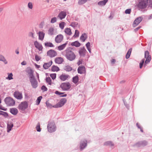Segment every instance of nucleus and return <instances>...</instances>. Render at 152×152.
<instances>
[{
	"instance_id": "obj_36",
	"label": "nucleus",
	"mask_w": 152,
	"mask_h": 152,
	"mask_svg": "<svg viewBox=\"0 0 152 152\" xmlns=\"http://www.w3.org/2000/svg\"><path fill=\"white\" fill-rule=\"evenodd\" d=\"M145 58L146 59V61L145 63V65L150 62L151 60V56H150L147 57H145Z\"/></svg>"
},
{
	"instance_id": "obj_60",
	"label": "nucleus",
	"mask_w": 152,
	"mask_h": 152,
	"mask_svg": "<svg viewBox=\"0 0 152 152\" xmlns=\"http://www.w3.org/2000/svg\"><path fill=\"white\" fill-rule=\"evenodd\" d=\"M47 105L48 107H49L50 108H51L52 107L51 105L47 103Z\"/></svg>"
},
{
	"instance_id": "obj_3",
	"label": "nucleus",
	"mask_w": 152,
	"mask_h": 152,
	"mask_svg": "<svg viewBox=\"0 0 152 152\" xmlns=\"http://www.w3.org/2000/svg\"><path fill=\"white\" fill-rule=\"evenodd\" d=\"M148 1V0H141L137 5L138 7L141 9L145 8L147 6Z\"/></svg>"
},
{
	"instance_id": "obj_4",
	"label": "nucleus",
	"mask_w": 152,
	"mask_h": 152,
	"mask_svg": "<svg viewBox=\"0 0 152 152\" xmlns=\"http://www.w3.org/2000/svg\"><path fill=\"white\" fill-rule=\"evenodd\" d=\"M71 85L69 82L64 83L60 85V88L64 91H68L71 88Z\"/></svg>"
},
{
	"instance_id": "obj_51",
	"label": "nucleus",
	"mask_w": 152,
	"mask_h": 152,
	"mask_svg": "<svg viewBox=\"0 0 152 152\" xmlns=\"http://www.w3.org/2000/svg\"><path fill=\"white\" fill-rule=\"evenodd\" d=\"M66 69L68 71H70L72 70V68L69 66H67L66 67Z\"/></svg>"
},
{
	"instance_id": "obj_49",
	"label": "nucleus",
	"mask_w": 152,
	"mask_h": 152,
	"mask_svg": "<svg viewBox=\"0 0 152 152\" xmlns=\"http://www.w3.org/2000/svg\"><path fill=\"white\" fill-rule=\"evenodd\" d=\"M35 59L37 61H38L41 59V58L37 55H35Z\"/></svg>"
},
{
	"instance_id": "obj_32",
	"label": "nucleus",
	"mask_w": 152,
	"mask_h": 152,
	"mask_svg": "<svg viewBox=\"0 0 152 152\" xmlns=\"http://www.w3.org/2000/svg\"><path fill=\"white\" fill-rule=\"evenodd\" d=\"M45 46L46 47H54V45L53 44L49 42H47L45 43Z\"/></svg>"
},
{
	"instance_id": "obj_22",
	"label": "nucleus",
	"mask_w": 152,
	"mask_h": 152,
	"mask_svg": "<svg viewBox=\"0 0 152 152\" xmlns=\"http://www.w3.org/2000/svg\"><path fill=\"white\" fill-rule=\"evenodd\" d=\"M10 112L14 115H16L18 113L17 109L15 108H12L10 109Z\"/></svg>"
},
{
	"instance_id": "obj_34",
	"label": "nucleus",
	"mask_w": 152,
	"mask_h": 152,
	"mask_svg": "<svg viewBox=\"0 0 152 152\" xmlns=\"http://www.w3.org/2000/svg\"><path fill=\"white\" fill-rule=\"evenodd\" d=\"M0 115H3L6 118H7L8 116V114L7 112L2 111H0Z\"/></svg>"
},
{
	"instance_id": "obj_10",
	"label": "nucleus",
	"mask_w": 152,
	"mask_h": 152,
	"mask_svg": "<svg viewBox=\"0 0 152 152\" xmlns=\"http://www.w3.org/2000/svg\"><path fill=\"white\" fill-rule=\"evenodd\" d=\"M30 82L33 88H36L37 86V83L34 77L30 79Z\"/></svg>"
},
{
	"instance_id": "obj_45",
	"label": "nucleus",
	"mask_w": 152,
	"mask_h": 152,
	"mask_svg": "<svg viewBox=\"0 0 152 152\" xmlns=\"http://www.w3.org/2000/svg\"><path fill=\"white\" fill-rule=\"evenodd\" d=\"M104 145H109L112 146L113 145V144L110 141H107L106 142L104 143Z\"/></svg>"
},
{
	"instance_id": "obj_52",
	"label": "nucleus",
	"mask_w": 152,
	"mask_h": 152,
	"mask_svg": "<svg viewBox=\"0 0 152 152\" xmlns=\"http://www.w3.org/2000/svg\"><path fill=\"white\" fill-rule=\"evenodd\" d=\"M149 54V52L148 51H145V57H147L148 56H151Z\"/></svg>"
},
{
	"instance_id": "obj_9",
	"label": "nucleus",
	"mask_w": 152,
	"mask_h": 152,
	"mask_svg": "<svg viewBox=\"0 0 152 152\" xmlns=\"http://www.w3.org/2000/svg\"><path fill=\"white\" fill-rule=\"evenodd\" d=\"M142 18L141 17L137 18L134 21L133 24V26L135 27L138 25L139 23L142 21Z\"/></svg>"
},
{
	"instance_id": "obj_40",
	"label": "nucleus",
	"mask_w": 152,
	"mask_h": 152,
	"mask_svg": "<svg viewBox=\"0 0 152 152\" xmlns=\"http://www.w3.org/2000/svg\"><path fill=\"white\" fill-rule=\"evenodd\" d=\"M42 98V96H39L38 97L36 101V104L37 105H39L40 102Z\"/></svg>"
},
{
	"instance_id": "obj_19",
	"label": "nucleus",
	"mask_w": 152,
	"mask_h": 152,
	"mask_svg": "<svg viewBox=\"0 0 152 152\" xmlns=\"http://www.w3.org/2000/svg\"><path fill=\"white\" fill-rule=\"evenodd\" d=\"M52 61H50L47 63H45L43 65V68L45 69H48L52 64Z\"/></svg>"
},
{
	"instance_id": "obj_5",
	"label": "nucleus",
	"mask_w": 152,
	"mask_h": 152,
	"mask_svg": "<svg viewBox=\"0 0 152 152\" xmlns=\"http://www.w3.org/2000/svg\"><path fill=\"white\" fill-rule=\"evenodd\" d=\"M6 104L9 106H13L15 104V101L10 97H7L4 100Z\"/></svg>"
},
{
	"instance_id": "obj_38",
	"label": "nucleus",
	"mask_w": 152,
	"mask_h": 152,
	"mask_svg": "<svg viewBox=\"0 0 152 152\" xmlns=\"http://www.w3.org/2000/svg\"><path fill=\"white\" fill-rule=\"evenodd\" d=\"M79 31L78 30H76L75 31V34L74 35L73 37H74V38L78 37L79 36Z\"/></svg>"
},
{
	"instance_id": "obj_23",
	"label": "nucleus",
	"mask_w": 152,
	"mask_h": 152,
	"mask_svg": "<svg viewBox=\"0 0 152 152\" xmlns=\"http://www.w3.org/2000/svg\"><path fill=\"white\" fill-rule=\"evenodd\" d=\"M38 34L39 39L41 40H43L45 36V34L42 31H39Z\"/></svg>"
},
{
	"instance_id": "obj_21",
	"label": "nucleus",
	"mask_w": 152,
	"mask_h": 152,
	"mask_svg": "<svg viewBox=\"0 0 152 152\" xmlns=\"http://www.w3.org/2000/svg\"><path fill=\"white\" fill-rule=\"evenodd\" d=\"M79 81V77L77 75L74 77L72 78V82L76 85H77L78 84Z\"/></svg>"
},
{
	"instance_id": "obj_16",
	"label": "nucleus",
	"mask_w": 152,
	"mask_h": 152,
	"mask_svg": "<svg viewBox=\"0 0 152 152\" xmlns=\"http://www.w3.org/2000/svg\"><path fill=\"white\" fill-rule=\"evenodd\" d=\"M87 141L86 140H85L81 142L80 144V148L81 150L84 148L87 145Z\"/></svg>"
},
{
	"instance_id": "obj_18",
	"label": "nucleus",
	"mask_w": 152,
	"mask_h": 152,
	"mask_svg": "<svg viewBox=\"0 0 152 152\" xmlns=\"http://www.w3.org/2000/svg\"><path fill=\"white\" fill-rule=\"evenodd\" d=\"M55 62L58 64H61L64 61L63 58L61 57H58L56 58L55 60Z\"/></svg>"
},
{
	"instance_id": "obj_30",
	"label": "nucleus",
	"mask_w": 152,
	"mask_h": 152,
	"mask_svg": "<svg viewBox=\"0 0 152 152\" xmlns=\"http://www.w3.org/2000/svg\"><path fill=\"white\" fill-rule=\"evenodd\" d=\"M71 45L72 46H75L76 47H79L80 45V43L77 41L72 42Z\"/></svg>"
},
{
	"instance_id": "obj_24",
	"label": "nucleus",
	"mask_w": 152,
	"mask_h": 152,
	"mask_svg": "<svg viewBox=\"0 0 152 152\" xmlns=\"http://www.w3.org/2000/svg\"><path fill=\"white\" fill-rule=\"evenodd\" d=\"M13 124L12 123H9L7 124V132H9L11 130V129L13 127Z\"/></svg>"
},
{
	"instance_id": "obj_41",
	"label": "nucleus",
	"mask_w": 152,
	"mask_h": 152,
	"mask_svg": "<svg viewBox=\"0 0 152 152\" xmlns=\"http://www.w3.org/2000/svg\"><path fill=\"white\" fill-rule=\"evenodd\" d=\"M40 124L39 122L38 123L36 126V129L37 131L40 132L41 131V129L40 128Z\"/></svg>"
},
{
	"instance_id": "obj_15",
	"label": "nucleus",
	"mask_w": 152,
	"mask_h": 152,
	"mask_svg": "<svg viewBox=\"0 0 152 152\" xmlns=\"http://www.w3.org/2000/svg\"><path fill=\"white\" fill-rule=\"evenodd\" d=\"M34 45L35 47L37 48L39 50L41 51L42 50L43 47L42 45L39 43L37 41H35L34 43Z\"/></svg>"
},
{
	"instance_id": "obj_63",
	"label": "nucleus",
	"mask_w": 152,
	"mask_h": 152,
	"mask_svg": "<svg viewBox=\"0 0 152 152\" xmlns=\"http://www.w3.org/2000/svg\"><path fill=\"white\" fill-rule=\"evenodd\" d=\"M21 64L22 65H26V61H23Z\"/></svg>"
},
{
	"instance_id": "obj_17",
	"label": "nucleus",
	"mask_w": 152,
	"mask_h": 152,
	"mask_svg": "<svg viewBox=\"0 0 152 152\" xmlns=\"http://www.w3.org/2000/svg\"><path fill=\"white\" fill-rule=\"evenodd\" d=\"M77 71L78 73L81 74L84 73L85 72V67L83 66H79L78 68Z\"/></svg>"
},
{
	"instance_id": "obj_6",
	"label": "nucleus",
	"mask_w": 152,
	"mask_h": 152,
	"mask_svg": "<svg viewBox=\"0 0 152 152\" xmlns=\"http://www.w3.org/2000/svg\"><path fill=\"white\" fill-rule=\"evenodd\" d=\"M28 107V103L26 101L23 102L20 104L18 106V109L22 111H24Z\"/></svg>"
},
{
	"instance_id": "obj_58",
	"label": "nucleus",
	"mask_w": 152,
	"mask_h": 152,
	"mask_svg": "<svg viewBox=\"0 0 152 152\" xmlns=\"http://www.w3.org/2000/svg\"><path fill=\"white\" fill-rule=\"evenodd\" d=\"M82 61H83L82 59H80L77 63L78 65H80V64H81L82 63Z\"/></svg>"
},
{
	"instance_id": "obj_53",
	"label": "nucleus",
	"mask_w": 152,
	"mask_h": 152,
	"mask_svg": "<svg viewBox=\"0 0 152 152\" xmlns=\"http://www.w3.org/2000/svg\"><path fill=\"white\" fill-rule=\"evenodd\" d=\"M56 21V17L52 18L51 20V22L52 23H54Z\"/></svg>"
},
{
	"instance_id": "obj_25",
	"label": "nucleus",
	"mask_w": 152,
	"mask_h": 152,
	"mask_svg": "<svg viewBox=\"0 0 152 152\" xmlns=\"http://www.w3.org/2000/svg\"><path fill=\"white\" fill-rule=\"evenodd\" d=\"M66 45L67 43H65L63 45L59 46L57 47L58 49L59 50H64L66 47Z\"/></svg>"
},
{
	"instance_id": "obj_59",
	"label": "nucleus",
	"mask_w": 152,
	"mask_h": 152,
	"mask_svg": "<svg viewBox=\"0 0 152 152\" xmlns=\"http://www.w3.org/2000/svg\"><path fill=\"white\" fill-rule=\"evenodd\" d=\"M0 109L2 110H6V109H5L1 105H0Z\"/></svg>"
},
{
	"instance_id": "obj_27",
	"label": "nucleus",
	"mask_w": 152,
	"mask_h": 152,
	"mask_svg": "<svg viewBox=\"0 0 152 152\" xmlns=\"http://www.w3.org/2000/svg\"><path fill=\"white\" fill-rule=\"evenodd\" d=\"M48 33L49 35H50L54 34V31L53 28L52 27L49 28L48 31Z\"/></svg>"
},
{
	"instance_id": "obj_48",
	"label": "nucleus",
	"mask_w": 152,
	"mask_h": 152,
	"mask_svg": "<svg viewBox=\"0 0 152 152\" xmlns=\"http://www.w3.org/2000/svg\"><path fill=\"white\" fill-rule=\"evenodd\" d=\"M13 75L12 73H10L8 74L7 79L9 80L13 79Z\"/></svg>"
},
{
	"instance_id": "obj_31",
	"label": "nucleus",
	"mask_w": 152,
	"mask_h": 152,
	"mask_svg": "<svg viewBox=\"0 0 152 152\" xmlns=\"http://www.w3.org/2000/svg\"><path fill=\"white\" fill-rule=\"evenodd\" d=\"M33 72L31 69H29L28 71V73L29 75V77L30 78L34 77L33 75Z\"/></svg>"
},
{
	"instance_id": "obj_12",
	"label": "nucleus",
	"mask_w": 152,
	"mask_h": 152,
	"mask_svg": "<svg viewBox=\"0 0 152 152\" xmlns=\"http://www.w3.org/2000/svg\"><path fill=\"white\" fill-rule=\"evenodd\" d=\"M14 96L16 99H21L23 98L22 94L18 91H15L14 93Z\"/></svg>"
},
{
	"instance_id": "obj_7",
	"label": "nucleus",
	"mask_w": 152,
	"mask_h": 152,
	"mask_svg": "<svg viewBox=\"0 0 152 152\" xmlns=\"http://www.w3.org/2000/svg\"><path fill=\"white\" fill-rule=\"evenodd\" d=\"M67 100L65 98L61 99L60 102L56 105L53 106V107L58 108L62 107L66 102Z\"/></svg>"
},
{
	"instance_id": "obj_61",
	"label": "nucleus",
	"mask_w": 152,
	"mask_h": 152,
	"mask_svg": "<svg viewBox=\"0 0 152 152\" xmlns=\"http://www.w3.org/2000/svg\"><path fill=\"white\" fill-rule=\"evenodd\" d=\"M136 125L138 128L140 129L141 128L140 125L138 123H137Z\"/></svg>"
},
{
	"instance_id": "obj_11",
	"label": "nucleus",
	"mask_w": 152,
	"mask_h": 152,
	"mask_svg": "<svg viewBox=\"0 0 152 152\" xmlns=\"http://www.w3.org/2000/svg\"><path fill=\"white\" fill-rule=\"evenodd\" d=\"M70 78V76L69 75L65 74H62L59 76V78L63 81L68 80Z\"/></svg>"
},
{
	"instance_id": "obj_55",
	"label": "nucleus",
	"mask_w": 152,
	"mask_h": 152,
	"mask_svg": "<svg viewBox=\"0 0 152 152\" xmlns=\"http://www.w3.org/2000/svg\"><path fill=\"white\" fill-rule=\"evenodd\" d=\"M131 12V9H127L125 10V13L126 14H129Z\"/></svg>"
},
{
	"instance_id": "obj_1",
	"label": "nucleus",
	"mask_w": 152,
	"mask_h": 152,
	"mask_svg": "<svg viewBox=\"0 0 152 152\" xmlns=\"http://www.w3.org/2000/svg\"><path fill=\"white\" fill-rule=\"evenodd\" d=\"M61 54L65 56L66 58L70 61L74 60L76 58V55L73 52L68 49L61 52Z\"/></svg>"
},
{
	"instance_id": "obj_2",
	"label": "nucleus",
	"mask_w": 152,
	"mask_h": 152,
	"mask_svg": "<svg viewBox=\"0 0 152 152\" xmlns=\"http://www.w3.org/2000/svg\"><path fill=\"white\" fill-rule=\"evenodd\" d=\"M47 128L48 131L50 133L54 132L56 130V127L53 122H49Z\"/></svg>"
},
{
	"instance_id": "obj_54",
	"label": "nucleus",
	"mask_w": 152,
	"mask_h": 152,
	"mask_svg": "<svg viewBox=\"0 0 152 152\" xmlns=\"http://www.w3.org/2000/svg\"><path fill=\"white\" fill-rule=\"evenodd\" d=\"M28 6L29 8L31 9H32L33 8V4H32L31 2L28 3Z\"/></svg>"
},
{
	"instance_id": "obj_8",
	"label": "nucleus",
	"mask_w": 152,
	"mask_h": 152,
	"mask_svg": "<svg viewBox=\"0 0 152 152\" xmlns=\"http://www.w3.org/2000/svg\"><path fill=\"white\" fill-rule=\"evenodd\" d=\"M47 55L50 57H53L57 55V52L53 50H50L47 52Z\"/></svg>"
},
{
	"instance_id": "obj_42",
	"label": "nucleus",
	"mask_w": 152,
	"mask_h": 152,
	"mask_svg": "<svg viewBox=\"0 0 152 152\" xmlns=\"http://www.w3.org/2000/svg\"><path fill=\"white\" fill-rule=\"evenodd\" d=\"M0 61H4L5 64H6L7 63V62L5 59L4 57L1 55L0 56Z\"/></svg>"
},
{
	"instance_id": "obj_26",
	"label": "nucleus",
	"mask_w": 152,
	"mask_h": 152,
	"mask_svg": "<svg viewBox=\"0 0 152 152\" xmlns=\"http://www.w3.org/2000/svg\"><path fill=\"white\" fill-rule=\"evenodd\" d=\"M87 38V35L85 33L83 34L80 37V39L83 42H84Z\"/></svg>"
},
{
	"instance_id": "obj_57",
	"label": "nucleus",
	"mask_w": 152,
	"mask_h": 152,
	"mask_svg": "<svg viewBox=\"0 0 152 152\" xmlns=\"http://www.w3.org/2000/svg\"><path fill=\"white\" fill-rule=\"evenodd\" d=\"M64 93H61L58 91H56L55 92V94H58L59 95H61V94H63Z\"/></svg>"
},
{
	"instance_id": "obj_20",
	"label": "nucleus",
	"mask_w": 152,
	"mask_h": 152,
	"mask_svg": "<svg viewBox=\"0 0 152 152\" xmlns=\"http://www.w3.org/2000/svg\"><path fill=\"white\" fill-rule=\"evenodd\" d=\"M86 50L83 47L80 48L79 51V53L81 56H84L86 53Z\"/></svg>"
},
{
	"instance_id": "obj_46",
	"label": "nucleus",
	"mask_w": 152,
	"mask_h": 152,
	"mask_svg": "<svg viewBox=\"0 0 152 152\" xmlns=\"http://www.w3.org/2000/svg\"><path fill=\"white\" fill-rule=\"evenodd\" d=\"M65 23L64 22H62L59 24V27L61 29H63L64 27Z\"/></svg>"
},
{
	"instance_id": "obj_39",
	"label": "nucleus",
	"mask_w": 152,
	"mask_h": 152,
	"mask_svg": "<svg viewBox=\"0 0 152 152\" xmlns=\"http://www.w3.org/2000/svg\"><path fill=\"white\" fill-rule=\"evenodd\" d=\"M86 46L87 47V48L89 52L90 53L91 52V49L90 48V43L88 42L86 44Z\"/></svg>"
},
{
	"instance_id": "obj_14",
	"label": "nucleus",
	"mask_w": 152,
	"mask_h": 152,
	"mask_svg": "<svg viewBox=\"0 0 152 152\" xmlns=\"http://www.w3.org/2000/svg\"><path fill=\"white\" fill-rule=\"evenodd\" d=\"M66 15V12L64 11H61L59 14L58 18L62 20L64 18Z\"/></svg>"
},
{
	"instance_id": "obj_56",
	"label": "nucleus",
	"mask_w": 152,
	"mask_h": 152,
	"mask_svg": "<svg viewBox=\"0 0 152 152\" xmlns=\"http://www.w3.org/2000/svg\"><path fill=\"white\" fill-rule=\"evenodd\" d=\"M41 89L44 91H46L47 90V88L44 86H42Z\"/></svg>"
},
{
	"instance_id": "obj_62",
	"label": "nucleus",
	"mask_w": 152,
	"mask_h": 152,
	"mask_svg": "<svg viewBox=\"0 0 152 152\" xmlns=\"http://www.w3.org/2000/svg\"><path fill=\"white\" fill-rule=\"evenodd\" d=\"M115 60L114 59H112L111 61V62L113 64L115 63Z\"/></svg>"
},
{
	"instance_id": "obj_37",
	"label": "nucleus",
	"mask_w": 152,
	"mask_h": 152,
	"mask_svg": "<svg viewBox=\"0 0 152 152\" xmlns=\"http://www.w3.org/2000/svg\"><path fill=\"white\" fill-rule=\"evenodd\" d=\"M46 82L50 85H51L52 84L51 80L50 78L49 77L46 78Z\"/></svg>"
},
{
	"instance_id": "obj_29",
	"label": "nucleus",
	"mask_w": 152,
	"mask_h": 152,
	"mask_svg": "<svg viewBox=\"0 0 152 152\" xmlns=\"http://www.w3.org/2000/svg\"><path fill=\"white\" fill-rule=\"evenodd\" d=\"M108 0H104L102 1H100L98 3V4L100 6H104L108 1Z\"/></svg>"
},
{
	"instance_id": "obj_35",
	"label": "nucleus",
	"mask_w": 152,
	"mask_h": 152,
	"mask_svg": "<svg viewBox=\"0 0 152 152\" xmlns=\"http://www.w3.org/2000/svg\"><path fill=\"white\" fill-rule=\"evenodd\" d=\"M132 51V49L130 48L128 51L126 56V57L127 59L129 57Z\"/></svg>"
},
{
	"instance_id": "obj_28",
	"label": "nucleus",
	"mask_w": 152,
	"mask_h": 152,
	"mask_svg": "<svg viewBox=\"0 0 152 152\" xmlns=\"http://www.w3.org/2000/svg\"><path fill=\"white\" fill-rule=\"evenodd\" d=\"M66 34L69 35H71L72 34L71 29L70 28H66L64 30Z\"/></svg>"
},
{
	"instance_id": "obj_43",
	"label": "nucleus",
	"mask_w": 152,
	"mask_h": 152,
	"mask_svg": "<svg viewBox=\"0 0 152 152\" xmlns=\"http://www.w3.org/2000/svg\"><path fill=\"white\" fill-rule=\"evenodd\" d=\"M88 0H79L78 3L79 4H82L85 3Z\"/></svg>"
},
{
	"instance_id": "obj_64",
	"label": "nucleus",
	"mask_w": 152,
	"mask_h": 152,
	"mask_svg": "<svg viewBox=\"0 0 152 152\" xmlns=\"http://www.w3.org/2000/svg\"><path fill=\"white\" fill-rule=\"evenodd\" d=\"M30 35L32 37H33V38L34 37V34L32 33L31 32L30 33Z\"/></svg>"
},
{
	"instance_id": "obj_44",
	"label": "nucleus",
	"mask_w": 152,
	"mask_h": 152,
	"mask_svg": "<svg viewBox=\"0 0 152 152\" xmlns=\"http://www.w3.org/2000/svg\"><path fill=\"white\" fill-rule=\"evenodd\" d=\"M145 61L144 59H143L140 62V69L142 68V66L144 63Z\"/></svg>"
},
{
	"instance_id": "obj_33",
	"label": "nucleus",
	"mask_w": 152,
	"mask_h": 152,
	"mask_svg": "<svg viewBox=\"0 0 152 152\" xmlns=\"http://www.w3.org/2000/svg\"><path fill=\"white\" fill-rule=\"evenodd\" d=\"M59 70V68L55 66H53L51 68V70L53 72H57Z\"/></svg>"
},
{
	"instance_id": "obj_47",
	"label": "nucleus",
	"mask_w": 152,
	"mask_h": 152,
	"mask_svg": "<svg viewBox=\"0 0 152 152\" xmlns=\"http://www.w3.org/2000/svg\"><path fill=\"white\" fill-rule=\"evenodd\" d=\"M139 143L140 144V145L145 146L147 144V142L145 141H144L141 142H139Z\"/></svg>"
},
{
	"instance_id": "obj_50",
	"label": "nucleus",
	"mask_w": 152,
	"mask_h": 152,
	"mask_svg": "<svg viewBox=\"0 0 152 152\" xmlns=\"http://www.w3.org/2000/svg\"><path fill=\"white\" fill-rule=\"evenodd\" d=\"M50 76L53 80L55 79L56 77V74H52L50 75Z\"/></svg>"
},
{
	"instance_id": "obj_13",
	"label": "nucleus",
	"mask_w": 152,
	"mask_h": 152,
	"mask_svg": "<svg viewBox=\"0 0 152 152\" xmlns=\"http://www.w3.org/2000/svg\"><path fill=\"white\" fill-rule=\"evenodd\" d=\"M63 36L62 34H59L56 37L55 41L56 43H60L63 40Z\"/></svg>"
}]
</instances>
